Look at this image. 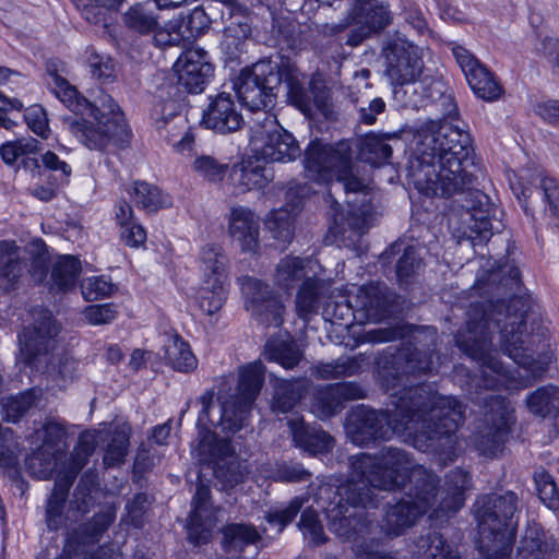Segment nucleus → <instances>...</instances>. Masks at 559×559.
Listing matches in <instances>:
<instances>
[{"instance_id":"nucleus-39","label":"nucleus","mask_w":559,"mask_h":559,"mask_svg":"<svg viewBox=\"0 0 559 559\" xmlns=\"http://www.w3.org/2000/svg\"><path fill=\"white\" fill-rule=\"evenodd\" d=\"M131 427L128 424L116 426V428L109 433L103 459L106 467H115L124 463L128 454Z\"/></svg>"},{"instance_id":"nucleus-1","label":"nucleus","mask_w":559,"mask_h":559,"mask_svg":"<svg viewBox=\"0 0 559 559\" xmlns=\"http://www.w3.org/2000/svg\"><path fill=\"white\" fill-rule=\"evenodd\" d=\"M412 481L407 499L390 506L384 518L388 534L400 535L438 501L436 477L416 465L402 449L384 448L377 455L360 453L350 457L349 479L335 487L321 484L314 501L329 519V527L344 539H354L369 532L371 523L365 509L376 507L374 490L394 491ZM431 516H435L433 513Z\"/></svg>"},{"instance_id":"nucleus-5","label":"nucleus","mask_w":559,"mask_h":559,"mask_svg":"<svg viewBox=\"0 0 559 559\" xmlns=\"http://www.w3.org/2000/svg\"><path fill=\"white\" fill-rule=\"evenodd\" d=\"M305 79V74L289 58L277 56L242 69L236 92L241 104L257 114L255 119H262V112H270L269 109L274 106L281 84L284 83L289 103L304 115L311 116L314 109L325 108L328 93L320 82L313 80L307 88Z\"/></svg>"},{"instance_id":"nucleus-44","label":"nucleus","mask_w":559,"mask_h":559,"mask_svg":"<svg viewBox=\"0 0 559 559\" xmlns=\"http://www.w3.org/2000/svg\"><path fill=\"white\" fill-rule=\"evenodd\" d=\"M132 195L134 203L147 212H156L171 204L168 194L163 193L158 187L147 182H135L132 187Z\"/></svg>"},{"instance_id":"nucleus-61","label":"nucleus","mask_w":559,"mask_h":559,"mask_svg":"<svg viewBox=\"0 0 559 559\" xmlns=\"http://www.w3.org/2000/svg\"><path fill=\"white\" fill-rule=\"evenodd\" d=\"M182 21V28L186 31L187 39L197 37L204 33L210 25V17L202 8L193 9Z\"/></svg>"},{"instance_id":"nucleus-59","label":"nucleus","mask_w":559,"mask_h":559,"mask_svg":"<svg viewBox=\"0 0 559 559\" xmlns=\"http://www.w3.org/2000/svg\"><path fill=\"white\" fill-rule=\"evenodd\" d=\"M95 447V436L88 432L82 433L79 439L76 453L73 456L71 469L66 474H74L75 477L79 471L86 464L88 456L93 454Z\"/></svg>"},{"instance_id":"nucleus-23","label":"nucleus","mask_w":559,"mask_h":559,"mask_svg":"<svg viewBox=\"0 0 559 559\" xmlns=\"http://www.w3.org/2000/svg\"><path fill=\"white\" fill-rule=\"evenodd\" d=\"M348 205L349 210L346 214L340 211V204L336 201H333L331 205L333 222L329 230L342 240H355L370 227L371 213L369 207L364 204L352 206L350 202H348Z\"/></svg>"},{"instance_id":"nucleus-43","label":"nucleus","mask_w":559,"mask_h":559,"mask_svg":"<svg viewBox=\"0 0 559 559\" xmlns=\"http://www.w3.org/2000/svg\"><path fill=\"white\" fill-rule=\"evenodd\" d=\"M124 25L140 35H148L158 26V15L145 4L138 3L123 14Z\"/></svg>"},{"instance_id":"nucleus-45","label":"nucleus","mask_w":559,"mask_h":559,"mask_svg":"<svg viewBox=\"0 0 559 559\" xmlns=\"http://www.w3.org/2000/svg\"><path fill=\"white\" fill-rule=\"evenodd\" d=\"M80 272L81 263L76 258L71 255L62 257L55 263L52 269L51 276L55 286L63 292L73 288Z\"/></svg>"},{"instance_id":"nucleus-37","label":"nucleus","mask_w":559,"mask_h":559,"mask_svg":"<svg viewBox=\"0 0 559 559\" xmlns=\"http://www.w3.org/2000/svg\"><path fill=\"white\" fill-rule=\"evenodd\" d=\"M389 140H399L396 133L374 134L367 135L360 147V158L373 166H380L388 162L392 155V146L388 143Z\"/></svg>"},{"instance_id":"nucleus-25","label":"nucleus","mask_w":559,"mask_h":559,"mask_svg":"<svg viewBox=\"0 0 559 559\" xmlns=\"http://www.w3.org/2000/svg\"><path fill=\"white\" fill-rule=\"evenodd\" d=\"M66 430L58 423H48L45 426L44 443L37 454L29 459V467L34 468L37 463L45 460L43 468L37 473L39 478H49L64 456Z\"/></svg>"},{"instance_id":"nucleus-47","label":"nucleus","mask_w":559,"mask_h":559,"mask_svg":"<svg viewBox=\"0 0 559 559\" xmlns=\"http://www.w3.org/2000/svg\"><path fill=\"white\" fill-rule=\"evenodd\" d=\"M341 405L335 396L332 384L317 388L312 394L311 412L318 418H328L335 415Z\"/></svg>"},{"instance_id":"nucleus-57","label":"nucleus","mask_w":559,"mask_h":559,"mask_svg":"<svg viewBox=\"0 0 559 559\" xmlns=\"http://www.w3.org/2000/svg\"><path fill=\"white\" fill-rule=\"evenodd\" d=\"M81 290L85 300L93 301L110 296L114 284L104 276H93L82 281Z\"/></svg>"},{"instance_id":"nucleus-29","label":"nucleus","mask_w":559,"mask_h":559,"mask_svg":"<svg viewBox=\"0 0 559 559\" xmlns=\"http://www.w3.org/2000/svg\"><path fill=\"white\" fill-rule=\"evenodd\" d=\"M295 444L311 454L325 453L334 447V439L325 431L305 425L304 419L294 415L287 420Z\"/></svg>"},{"instance_id":"nucleus-54","label":"nucleus","mask_w":559,"mask_h":559,"mask_svg":"<svg viewBox=\"0 0 559 559\" xmlns=\"http://www.w3.org/2000/svg\"><path fill=\"white\" fill-rule=\"evenodd\" d=\"M420 266V259L414 247H406L396 263V278L401 285L411 283Z\"/></svg>"},{"instance_id":"nucleus-2","label":"nucleus","mask_w":559,"mask_h":559,"mask_svg":"<svg viewBox=\"0 0 559 559\" xmlns=\"http://www.w3.org/2000/svg\"><path fill=\"white\" fill-rule=\"evenodd\" d=\"M392 411L355 408L347 417L346 432L358 445L397 435L416 449L433 453L441 466L457 456L459 427L465 407L453 396L440 395L427 385L404 386L391 393Z\"/></svg>"},{"instance_id":"nucleus-46","label":"nucleus","mask_w":559,"mask_h":559,"mask_svg":"<svg viewBox=\"0 0 559 559\" xmlns=\"http://www.w3.org/2000/svg\"><path fill=\"white\" fill-rule=\"evenodd\" d=\"M37 400L38 393L34 389L7 399L2 405L3 419L17 423L36 404Z\"/></svg>"},{"instance_id":"nucleus-18","label":"nucleus","mask_w":559,"mask_h":559,"mask_svg":"<svg viewBox=\"0 0 559 559\" xmlns=\"http://www.w3.org/2000/svg\"><path fill=\"white\" fill-rule=\"evenodd\" d=\"M199 484L192 500V511L189 516L188 536L195 544L206 543L212 528L217 523V512L210 501V487L202 480V472L198 475Z\"/></svg>"},{"instance_id":"nucleus-50","label":"nucleus","mask_w":559,"mask_h":559,"mask_svg":"<svg viewBox=\"0 0 559 559\" xmlns=\"http://www.w3.org/2000/svg\"><path fill=\"white\" fill-rule=\"evenodd\" d=\"M116 518V509L114 507H106L93 519L80 527L82 533V542H90L97 539L108 527L112 524Z\"/></svg>"},{"instance_id":"nucleus-35","label":"nucleus","mask_w":559,"mask_h":559,"mask_svg":"<svg viewBox=\"0 0 559 559\" xmlns=\"http://www.w3.org/2000/svg\"><path fill=\"white\" fill-rule=\"evenodd\" d=\"M199 263L202 281L227 283L228 258L219 246H204L200 251Z\"/></svg>"},{"instance_id":"nucleus-63","label":"nucleus","mask_w":559,"mask_h":559,"mask_svg":"<svg viewBox=\"0 0 559 559\" xmlns=\"http://www.w3.org/2000/svg\"><path fill=\"white\" fill-rule=\"evenodd\" d=\"M466 215L469 216V228L476 234L486 237L487 233H491L496 228L488 210L473 207L466 211Z\"/></svg>"},{"instance_id":"nucleus-51","label":"nucleus","mask_w":559,"mask_h":559,"mask_svg":"<svg viewBox=\"0 0 559 559\" xmlns=\"http://www.w3.org/2000/svg\"><path fill=\"white\" fill-rule=\"evenodd\" d=\"M39 141L33 138L9 141L0 146V155L5 164H13L19 157L38 152Z\"/></svg>"},{"instance_id":"nucleus-58","label":"nucleus","mask_w":559,"mask_h":559,"mask_svg":"<svg viewBox=\"0 0 559 559\" xmlns=\"http://www.w3.org/2000/svg\"><path fill=\"white\" fill-rule=\"evenodd\" d=\"M299 528L305 537L309 538L316 545L325 540L323 526L319 521L318 513L310 507L301 513Z\"/></svg>"},{"instance_id":"nucleus-14","label":"nucleus","mask_w":559,"mask_h":559,"mask_svg":"<svg viewBox=\"0 0 559 559\" xmlns=\"http://www.w3.org/2000/svg\"><path fill=\"white\" fill-rule=\"evenodd\" d=\"M386 75L392 84H412L424 73V49L404 37L390 39L383 48Z\"/></svg>"},{"instance_id":"nucleus-34","label":"nucleus","mask_w":559,"mask_h":559,"mask_svg":"<svg viewBox=\"0 0 559 559\" xmlns=\"http://www.w3.org/2000/svg\"><path fill=\"white\" fill-rule=\"evenodd\" d=\"M73 481L74 474H63L56 479L53 490L47 499L45 511V523L50 531H58L66 524L63 509Z\"/></svg>"},{"instance_id":"nucleus-21","label":"nucleus","mask_w":559,"mask_h":559,"mask_svg":"<svg viewBox=\"0 0 559 559\" xmlns=\"http://www.w3.org/2000/svg\"><path fill=\"white\" fill-rule=\"evenodd\" d=\"M228 234L243 253L254 254L260 249V223L248 207L231 209L228 217Z\"/></svg>"},{"instance_id":"nucleus-7","label":"nucleus","mask_w":559,"mask_h":559,"mask_svg":"<svg viewBox=\"0 0 559 559\" xmlns=\"http://www.w3.org/2000/svg\"><path fill=\"white\" fill-rule=\"evenodd\" d=\"M32 316L33 323L19 335L17 360L32 370L47 374L57 386L64 388L79 377L80 362L68 355L55 358V338L60 329L49 310L34 309Z\"/></svg>"},{"instance_id":"nucleus-28","label":"nucleus","mask_w":559,"mask_h":559,"mask_svg":"<svg viewBox=\"0 0 559 559\" xmlns=\"http://www.w3.org/2000/svg\"><path fill=\"white\" fill-rule=\"evenodd\" d=\"M330 286L331 282L322 277L319 272H312V276L306 277L305 282L298 286L295 297V311L298 318L307 321L316 314L321 296Z\"/></svg>"},{"instance_id":"nucleus-13","label":"nucleus","mask_w":559,"mask_h":559,"mask_svg":"<svg viewBox=\"0 0 559 559\" xmlns=\"http://www.w3.org/2000/svg\"><path fill=\"white\" fill-rule=\"evenodd\" d=\"M246 310L264 326H280L283 323L285 306L270 285L252 276L237 280Z\"/></svg>"},{"instance_id":"nucleus-27","label":"nucleus","mask_w":559,"mask_h":559,"mask_svg":"<svg viewBox=\"0 0 559 559\" xmlns=\"http://www.w3.org/2000/svg\"><path fill=\"white\" fill-rule=\"evenodd\" d=\"M273 177L272 168L254 155L235 165L230 174L233 185L239 192L264 189Z\"/></svg>"},{"instance_id":"nucleus-41","label":"nucleus","mask_w":559,"mask_h":559,"mask_svg":"<svg viewBox=\"0 0 559 559\" xmlns=\"http://www.w3.org/2000/svg\"><path fill=\"white\" fill-rule=\"evenodd\" d=\"M227 298V283L201 281L195 299L199 308L207 316L218 312Z\"/></svg>"},{"instance_id":"nucleus-32","label":"nucleus","mask_w":559,"mask_h":559,"mask_svg":"<svg viewBox=\"0 0 559 559\" xmlns=\"http://www.w3.org/2000/svg\"><path fill=\"white\" fill-rule=\"evenodd\" d=\"M313 264L310 259L286 255L275 265L273 282L278 288L292 290L297 284L305 282L306 277L312 276V272H316Z\"/></svg>"},{"instance_id":"nucleus-20","label":"nucleus","mask_w":559,"mask_h":559,"mask_svg":"<svg viewBox=\"0 0 559 559\" xmlns=\"http://www.w3.org/2000/svg\"><path fill=\"white\" fill-rule=\"evenodd\" d=\"M436 477V487L438 490V501L433 508L436 518L456 513L465 502V492L471 488L469 474L461 468H455L445 475L444 486L438 487L439 478Z\"/></svg>"},{"instance_id":"nucleus-49","label":"nucleus","mask_w":559,"mask_h":559,"mask_svg":"<svg viewBox=\"0 0 559 559\" xmlns=\"http://www.w3.org/2000/svg\"><path fill=\"white\" fill-rule=\"evenodd\" d=\"M265 225L273 238L283 243L290 242L294 237L293 218L287 210L272 211L267 216Z\"/></svg>"},{"instance_id":"nucleus-15","label":"nucleus","mask_w":559,"mask_h":559,"mask_svg":"<svg viewBox=\"0 0 559 559\" xmlns=\"http://www.w3.org/2000/svg\"><path fill=\"white\" fill-rule=\"evenodd\" d=\"M352 158V150L346 142L335 146L312 141L305 156L306 176L317 182H330L337 171H344L347 160Z\"/></svg>"},{"instance_id":"nucleus-16","label":"nucleus","mask_w":559,"mask_h":559,"mask_svg":"<svg viewBox=\"0 0 559 559\" xmlns=\"http://www.w3.org/2000/svg\"><path fill=\"white\" fill-rule=\"evenodd\" d=\"M391 22V13L386 5L373 1L357 3L350 19L345 23L326 25L331 33L336 34L344 31L348 25L354 27L347 38V45L356 47L372 34L379 33Z\"/></svg>"},{"instance_id":"nucleus-33","label":"nucleus","mask_w":559,"mask_h":559,"mask_svg":"<svg viewBox=\"0 0 559 559\" xmlns=\"http://www.w3.org/2000/svg\"><path fill=\"white\" fill-rule=\"evenodd\" d=\"M180 104L177 100L169 99L155 105L154 114L157 117V124L164 123L167 127L168 121H174V127L179 128L178 134H170L173 138L181 136L175 144V150L180 153H192L194 146V135L188 126V121L179 112Z\"/></svg>"},{"instance_id":"nucleus-56","label":"nucleus","mask_w":559,"mask_h":559,"mask_svg":"<svg viewBox=\"0 0 559 559\" xmlns=\"http://www.w3.org/2000/svg\"><path fill=\"white\" fill-rule=\"evenodd\" d=\"M546 551L547 544L544 540V534L538 530H531L523 539L518 559H544Z\"/></svg>"},{"instance_id":"nucleus-4","label":"nucleus","mask_w":559,"mask_h":559,"mask_svg":"<svg viewBox=\"0 0 559 559\" xmlns=\"http://www.w3.org/2000/svg\"><path fill=\"white\" fill-rule=\"evenodd\" d=\"M411 163L415 187L425 195L450 198L472 182L465 165L472 150L471 136L457 126L429 120L415 135Z\"/></svg>"},{"instance_id":"nucleus-55","label":"nucleus","mask_w":559,"mask_h":559,"mask_svg":"<svg viewBox=\"0 0 559 559\" xmlns=\"http://www.w3.org/2000/svg\"><path fill=\"white\" fill-rule=\"evenodd\" d=\"M535 481L542 502L549 509L557 510L559 508V490L554 477L543 471L535 474Z\"/></svg>"},{"instance_id":"nucleus-9","label":"nucleus","mask_w":559,"mask_h":559,"mask_svg":"<svg viewBox=\"0 0 559 559\" xmlns=\"http://www.w3.org/2000/svg\"><path fill=\"white\" fill-rule=\"evenodd\" d=\"M214 392L205 391L199 399L201 411L197 427L199 439L192 448V455L202 466H209L223 489H229L243 480L247 466L234 454V449L226 439H218L215 432L206 428L211 418Z\"/></svg>"},{"instance_id":"nucleus-3","label":"nucleus","mask_w":559,"mask_h":559,"mask_svg":"<svg viewBox=\"0 0 559 559\" xmlns=\"http://www.w3.org/2000/svg\"><path fill=\"white\" fill-rule=\"evenodd\" d=\"M528 306L521 297L508 304L491 301L471 305L466 330L455 336L456 345L477 360L483 385L487 389H508L512 373L498 360L491 344V326L499 329L502 350L520 366L528 368L534 361V350L526 333Z\"/></svg>"},{"instance_id":"nucleus-19","label":"nucleus","mask_w":559,"mask_h":559,"mask_svg":"<svg viewBox=\"0 0 559 559\" xmlns=\"http://www.w3.org/2000/svg\"><path fill=\"white\" fill-rule=\"evenodd\" d=\"M179 84L190 93L203 92L213 75V64L206 51L201 48L189 49L176 62Z\"/></svg>"},{"instance_id":"nucleus-31","label":"nucleus","mask_w":559,"mask_h":559,"mask_svg":"<svg viewBox=\"0 0 559 559\" xmlns=\"http://www.w3.org/2000/svg\"><path fill=\"white\" fill-rule=\"evenodd\" d=\"M21 252L15 241H0V286L7 292L15 289L25 274L27 264Z\"/></svg>"},{"instance_id":"nucleus-10","label":"nucleus","mask_w":559,"mask_h":559,"mask_svg":"<svg viewBox=\"0 0 559 559\" xmlns=\"http://www.w3.org/2000/svg\"><path fill=\"white\" fill-rule=\"evenodd\" d=\"M265 367L260 360L239 369L237 394L222 403L218 425L235 433L246 426L252 405L264 382Z\"/></svg>"},{"instance_id":"nucleus-30","label":"nucleus","mask_w":559,"mask_h":559,"mask_svg":"<svg viewBox=\"0 0 559 559\" xmlns=\"http://www.w3.org/2000/svg\"><path fill=\"white\" fill-rule=\"evenodd\" d=\"M395 374L399 381L411 376H420L431 373L437 362L433 359V350H420L418 348L406 347L397 352L393 357Z\"/></svg>"},{"instance_id":"nucleus-48","label":"nucleus","mask_w":559,"mask_h":559,"mask_svg":"<svg viewBox=\"0 0 559 559\" xmlns=\"http://www.w3.org/2000/svg\"><path fill=\"white\" fill-rule=\"evenodd\" d=\"M360 357H341L335 361L322 364L317 367V373L323 379L350 377L359 372Z\"/></svg>"},{"instance_id":"nucleus-53","label":"nucleus","mask_w":559,"mask_h":559,"mask_svg":"<svg viewBox=\"0 0 559 559\" xmlns=\"http://www.w3.org/2000/svg\"><path fill=\"white\" fill-rule=\"evenodd\" d=\"M306 501L307 499L304 497H295L286 507L274 508L267 511L265 520L270 524L278 526L277 532L280 533L296 518Z\"/></svg>"},{"instance_id":"nucleus-62","label":"nucleus","mask_w":559,"mask_h":559,"mask_svg":"<svg viewBox=\"0 0 559 559\" xmlns=\"http://www.w3.org/2000/svg\"><path fill=\"white\" fill-rule=\"evenodd\" d=\"M150 506L148 497L145 493H136L126 504L127 516L132 525L141 527L143 516Z\"/></svg>"},{"instance_id":"nucleus-17","label":"nucleus","mask_w":559,"mask_h":559,"mask_svg":"<svg viewBox=\"0 0 559 559\" xmlns=\"http://www.w3.org/2000/svg\"><path fill=\"white\" fill-rule=\"evenodd\" d=\"M452 52L464 72L468 85L477 97L487 102H492L500 97L502 94L501 85L497 82L493 74L468 50L462 46H455Z\"/></svg>"},{"instance_id":"nucleus-36","label":"nucleus","mask_w":559,"mask_h":559,"mask_svg":"<svg viewBox=\"0 0 559 559\" xmlns=\"http://www.w3.org/2000/svg\"><path fill=\"white\" fill-rule=\"evenodd\" d=\"M165 359L179 372H191L198 366V359L190 346L179 335L167 336L164 344Z\"/></svg>"},{"instance_id":"nucleus-42","label":"nucleus","mask_w":559,"mask_h":559,"mask_svg":"<svg viewBox=\"0 0 559 559\" xmlns=\"http://www.w3.org/2000/svg\"><path fill=\"white\" fill-rule=\"evenodd\" d=\"M526 405L534 415L557 416L559 414V388L549 385L537 389L527 396Z\"/></svg>"},{"instance_id":"nucleus-11","label":"nucleus","mask_w":559,"mask_h":559,"mask_svg":"<svg viewBox=\"0 0 559 559\" xmlns=\"http://www.w3.org/2000/svg\"><path fill=\"white\" fill-rule=\"evenodd\" d=\"M250 147L255 157L265 162L287 163L301 154L298 142L280 126L276 116L271 112H262V119L252 120Z\"/></svg>"},{"instance_id":"nucleus-12","label":"nucleus","mask_w":559,"mask_h":559,"mask_svg":"<svg viewBox=\"0 0 559 559\" xmlns=\"http://www.w3.org/2000/svg\"><path fill=\"white\" fill-rule=\"evenodd\" d=\"M489 409L485 413L483 426L476 431L473 443L484 456L495 457L503 445L514 424L513 408L499 396L491 395Z\"/></svg>"},{"instance_id":"nucleus-24","label":"nucleus","mask_w":559,"mask_h":559,"mask_svg":"<svg viewBox=\"0 0 559 559\" xmlns=\"http://www.w3.org/2000/svg\"><path fill=\"white\" fill-rule=\"evenodd\" d=\"M260 539V534L253 525L233 523L223 528L222 545L230 557L228 559H254Z\"/></svg>"},{"instance_id":"nucleus-38","label":"nucleus","mask_w":559,"mask_h":559,"mask_svg":"<svg viewBox=\"0 0 559 559\" xmlns=\"http://www.w3.org/2000/svg\"><path fill=\"white\" fill-rule=\"evenodd\" d=\"M263 355L266 360L278 362L285 369H293L302 359V353L293 340H269Z\"/></svg>"},{"instance_id":"nucleus-60","label":"nucleus","mask_w":559,"mask_h":559,"mask_svg":"<svg viewBox=\"0 0 559 559\" xmlns=\"http://www.w3.org/2000/svg\"><path fill=\"white\" fill-rule=\"evenodd\" d=\"M193 169L210 181L223 179L226 165L219 164L211 156H200L193 162Z\"/></svg>"},{"instance_id":"nucleus-26","label":"nucleus","mask_w":559,"mask_h":559,"mask_svg":"<svg viewBox=\"0 0 559 559\" xmlns=\"http://www.w3.org/2000/svg\"><path fill=\"white\" fill-rule=\"evenodd\" d=\"M202 122L206 128L219 133H230L239 130L243 118L238 112L229 94H218L203 111Z\"/></svg>"},{"instance_id":"nucleus-40","label":"nucleus","mask_w":559,"mask_h":559,"mask_svg":"<svg viewBox=\"0 0 559 559\" xmlns=\"http://www.w3.org/2000/svg\"><path fill=\"white\" fill-rule=\"evenodd\" d=\"M306 391L301 381H288L276 379L274 383V396L272 409L280 413H288L299 403Z\"/></svg>"},{"instance_id":"nucleus-6","label":"nucleus","mask_w":559,"mask_h":559,"mask_svg":"<svg viewBox=\"0 0 559 559\" xmlns=\"http://www.w3.org/2000/svg\"><path fill=\"white\" fill-rule=\"evenodd\" d=\"M47 85L56 97L81 119L68 118L70 132L87 148L103 151L108 145L123 146L129 140L124 116L115 99L102 93L94 102L82 96L63 76L57 60L46 63Z\"/></svg>"},{"instance_id":"nucleus-22","label":"nucleus","mask_w":559,"mask_h":559,"mask_svg":"<svg viewBox=\"0 0 559 559\" xmlns=\"http://www.w3.org/2000/svg\"><path fill=\"white\" fill-rule=\"evenodd\" d=\"M348 304L368 321L379 322L390 313L391 297L385 285L369 283L358 287Z\"/></svg>"},{"instance_id":"nucleus-64","label":"nucleus","mask_w":559,"mask_h":559,"mask_svg":"<svg viewBox=\"0 0 559 559\" xmlns=\"http://www.w3.org/2000/svg\"><path fill=\"white\" fill-rule=\"evenodd\" d=\"M87 63L93 78L100 82H107L114 78V64L110 59L92 53L88 57Z\"/></svg>"},{"instance_id":"nucleus-52","label":"nucleus","mask_w":559,"mask_h":559,"mask_svg":"<svg viewBox=\"0 0 559 559\" xmlns=\"http://www.w3.org/2000/svg\"><path fill=\"white\" fill-rule=\"evenodd\" d=\"M152 33L154 34L155 45L158 47L179 46L187 39L180 19L171 20L163 27L158 25Z\"/></svg>"},{"instance_id":"nucleus-8","label":"nucleus","mask_w":559,"mask_h":559,"mask_svg":"<svg viewBox=\"0 0 559 559\" xmlns=\"http://www.w3.org/2000/svg\"><path fill=\"white\" fill-rule=\"evenodd\" d=\"M518 497L513 491L480 497L473 506L480 559H509L515 542Z\"/></svg>"}]
</instances>
